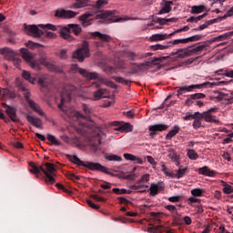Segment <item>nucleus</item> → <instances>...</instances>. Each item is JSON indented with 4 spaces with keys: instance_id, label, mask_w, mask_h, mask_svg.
Listing matches in <instances>:
<instances>
[{
    "instance_id": "58",
    "label": "nucleus",
    "mask_w": 233,
    "mask_h": 233,
    "mask_svg": "<svg viewBox=\"0 0 233 233\" xmlns=\"http://www.w3.org/2000/svg\"><path fill=\"white\" fill-rule=\"evenodd\" d=\"M38 26L40 28H47L48 30H53V32H56V30H57V27H56V25H52V24H47V25H38Z\"/></svg>"
},
{
    "instance_id": "37",
    "label": "nucleus",
    "mask_w": 233,
    "mask_h": 233,
    "mask_svg": "<svg viewBox=\"0 0 233 233\" xmlns=\"http://www.w3.org/2000/svg\"><path fill=\"white\" fill-rule=\"evenodd\" d=\"M172 5H174V2L172 1H166L164 4V6L159 11V14H168L172 10Z\"/></svg>"
},
{
    "instance_id": "47",
    "label": "nucleus",
    "mask_w": 233,
    "mask_h": 233,
    "mask_svg": "<svg viewBox=\"0 0 233 233\" xmlns=\"http://www.w3.org/2000/svg\"><path fill=\"white\" fill-rule=\"evenodd\" d=\"M105 159L107 161H123V157L117 155H106Z\"/></svg>"
},
{
    "instance_id": "15",
    "label": "nucleus",
    "mask_w": 233,
    "mask_h": 233,
    "mask_svg": "<svg viewBox=\"0 0 233 233\" xmlns=\"http://www.w3.org/2000/svg\"><path fill=\"white\" fill-rule=\"evenodd\" d=\"M161 190H165V183L159 181L157 184H151L149 187L150 196H157Z\"/></svg>"
},
{
    "instance_id": "29",
    "label": "nucleus",
    "mask_w": 233,
    "mask_h": 233,
    "mask_svg": "<svg viewBox=\"0 0 233 233\" xmlns=\"http://www.w3.org/2000/svg\"><path fill=\"white\" fill-rule=\"evenodd\" d=\"M86 6H90V1L88 0H76L70 6V8H86Z\"/></svg>"
},
{
    "instance_id": "9",
    "label": "nucleus",
    "mask_w": 233,
    "mask_h": 233,
    "mask_svg": "<svg viewBox=\"0 0 233 233\" xmlns=\"http://www.w3.org/2000/svg\"><path fill=\"white\" fill-rule=\"evenodd\" d=\"M161 170L165 176H169L170 177H176L177 179H181V177H185L187 174H188V167L179 168L176 173H169L167 171V167L165 165H162Z\"/></svg>"
},
{
    "instance_id": "57",
    "label": "nucleus",
    "mask_w": 233,
    "mask_h": 233,
    "mask_svg": "<svg viewBox=\"0 0 233 233\" xmlns=\"http://www.w3.org/2000/svg\"><path fill=\"white\" fill-rule=\"evenodd\" d=\"M26 46H27V48H39V47L43 46V45H41L39 43H35V42H32V41H28L26 43Z\"/></svg>"
},
{
    "instance_id": "10",
    "label": "nucleus",
    "mask_w": 233,
    "mask_h": 233,
    "mask_svg": "<svg viewBox=\"0 0 233 233\" xmlns=\"http://www.w3.org/2000/svg\"><path fill=\"white\" fill-rule=\"evenodd\" d=\"M24 97L26 103L29 105L30 108H32V110L36 112V114H38L39 116H45V112H43L41 107H39V106H37V104L34 100L30 99V92L24 93Z\"/></svg>"
},
{
    "instance_id": "21",
    "label": "nucleus",
    "mask_w": 233,
    "mask_h": 233,
    "mask_svg": "<svg viewBox=\"0 0 233 233\" xmlns=\"http://www.w3.org/2000/svg\"><path fill=\"white\" fill-rule=\"evenodd\" d=\"M101 136H104L105 137V134H103V132L99 131L98 133L96 134V137L97 138V144L95 142H90L89 143V147L91 148V150H93V152H97L99 150V146L101 145V140L103 139V137Z\"/></svg>"
},
{
    "instance_id": "17",
    "label": "nucleus",
    "mask_w": 233,
    "mask_h": 233,
    "mask_svg": "<svg viewBox=\"0 0 233 233\" xmlns=\"http://www.w3.org/2000/svg\"><path fill=\"white\" fill-rule=\"evenodd\" d=\"M40 63L46 66V68H48V70H50L51 72H57L58 74H63L62 69L59 68L57 66L51 64L50 62H47L46 56L40 58Z\"/></svg>"
},
{
    "instance_id": "19",
    "label": "nucleus",
    "mask_w": 233,
    "mask_h": 233,
    "mask_svg": "<svg viewBox=\"0 0 233 233\" xmlns=\"http://www.w3.org/2000/svg\"><path fill=\"white\" fill-rule=\"evenodd\" d=\"M91 37H93L94 39L97 37L102 43H110V41H112V36L106 34H102L99 31L91 33Z\"/></svg>"
},
{
    "instance_id": "4",
    "label": "nucleus",
    "mask_w": 233,
    "mask_h": 233,
    "mask_svg": "<svg viewBox=\"0 0 233 233\" xmlns=\"http://www.w3.org/2000/svg\"><path fill=\"white\" fill-rule=\"evenodd\" d=\"M86 57H90V45L85 40L80 48L73 53L72 58L77 59L80 63L85 61Z\"/></svg>"
},
{
    "instance_id": "2",
    "label": "nucleus",
    "mask_w": 233,
    "mask_h": 233,
    "mask_svg": "<svg viewBox=\"0 0 233 233\" xmlns=\"http://www.w3.org/2000/svg\"><path fill=\"white\" fill-rule=\"evenodd\" d=\"M29 167V171L31 174H35L36 177H39V175L43 172L46 176V183L47 185H54V183H56V177H57L56 173V165L52 163H46L44 166H37L34 162H31Z\"/></svg>"
},
{
    "instance_id": "50",
    "label": "nucleus",
    "mask_w": 233,
    "mask_h": 233,
    "mask_svg": "<svg viewBox=\"0 0 233 233\" xmlns=\"http://www.w3.org/2000/svg\"><path fill=\"white\" fill-rule=\"evenodd\" d=\"M59 59H62L63 61H66L68 59V51L66 49L60 50L58 54Z\"/></svg>"
},
{
    "instance_id": "62",
    "label": "nucleus",
    "mask_w": 233,
    "mask_h": 233,
    "mask_svg": "<svg viewBox=\"0 0 233 233\" xmlns=\"http://www.w3.org/2000/svg\"><path fill=\"white\" fill-rule=\"evenodd\" d=\"M107 3L108 2H106V0H98L95 5V8H103V6H105V5H107Z\"/></svg>"
},
{
    "instance_id": "42",
    "label": "nucleus",
    "mask_w": 233,
    "mask_h": 233,
    "mask_svg": "<svg viewBox=\"0 0 233 233\" xmlns=\"http://www.w3.org/2000/svg\"><path fill=\"white\" fill-rule=\"evenodd\" d=\"M47 140L51 143V145H55V147H61V142L56 138L55 136L51 134L46 135Z\"/></svg>"
},
{
    "instance_id": "14",
    "label": "nucleus",
    "mask_w": 233,
    "mask_h": 233,
    "mask_svg": "<svg viewBox=\"0 0 233 233\" xmlns=\"http://www.w3.org/2000/svg\"><path fill=\"white\" fill-rule=\"evenodd\" d=\"M165 130H168V125L165 124H156L153 126H149V132L151 137H154L157 132H163Z\"/></svg>"
},
{
    "instance_id": "23",
    "label": "nucleus",
    "mask_w": 233,
    "mask_h": 233,
    "mask_svg": "<svg viewBox=\"0 0 233 233\" xmlns=\"http://www.w3.org/2000/svg\"><path fill=\"white\" fill-rule=\"evenodd\" d=\"M26 120L28 121V123L33 125V127H35V128H43V121L41 120V118L27 115Z\"/></svg>"
},
{
    "instance_id": "51",
    "label": "nucleus",
    "mask_w": 233,
    "mask_h": 233,
    "mask_svg": "<svg viewBox=\"0 0 233 233\" xmlns=\"http://www.w3.org/2000/svg\"><path fill=\"white\" fill-rule=\"evenodd\" d=\"M202 37H203V35H195L193 36L187 37V43H194L196 41H201Z\"/></svg>"
},
{
    "instance_id": "52",
    "label": "nucleus",
    "mask_w": 233,
    "mask_h": 233,
    "mask_svg": "<svg viewBox=\"0 0 233 233\" xmlns=\"http://www.w3.org/2000/svg\"><path fill=\"white\" fill-rule=\"evenodd\" d=\"M223 192L224 194H232L233 192V187L232 186L227 184V182H223Z\"/></svg>"
},
{
    "instance_id": "60",
    "label": "nucleus",
    "mask_w": 233,
    "mask_h": 233,
    "mask_svg": "<svg viewBox=\"0 0 233 233\" xmlns=\"http://www.w3.org/2000/svg\"><path fill=\"white\" fill-rule=\"evenodd\" d=\"M10 61L13 63V65H14L15 67L19 68V66H20V65H21V57H19V56H16L15 57H14L13 59H11Z\"/></svg>"
},
{
    "instance_id": "28",
    "label": "nucleus",
    "mask_w": 233,
    "mask_h": 233,
    "mask_svg": "<svg viewBox=\"0 0 233 233\" xmlns=\"http://www.w3.org/2000/svg\"><path fill=\"white\" fill-rule=\"evenodd\" d=\"M0 54H2V56H5V57L8 59V61H11V59H13L14 57H15L17 56V54H15L14 50H12L8 47L1 48Z\"/></svg>"
},
{
    "instance_id": "7",
    "label": "nucleus",
    "mask_w": 233,
    "mask_h": 233,
    "mask_svg": "<svg viewBox=\"0 0 233 233\" xmlns=\"http://www.w3.org/2000/svg\"><path fill=\"white\" fill-rule=\"evenodd\" d=\"M69 72L71 74H80V76L86 77V79H91V77H96V72H88V70L79 67L77 64H72Z\"/></svg>"
},
{
    "instance_id": "20",
    "label": "nucleus",
    "mask_w": 233,
    "mask_h": 233,
    "mask_svg": "<svg viewBox=\"0 0 233 233\" xmlns=\"http://www.w3.org/2000/svg\"><path fill=\"white\" fill-rule=\"evenodd\" d=\"M4 106L6 107V114L7 116L10 117L11 121H13V123H19V118H17V114L15 113V108L4 104Z\"/></svg>"
},
{
    "instance_id": "44",
    "label": "nucleus",
    "mask_w": 233,
    "mask_h": 233,
    "mask_svg": "<svg viewBox=\"0 0 233 233\" xmlns=\"http://www.w3.org/2000/svg\"><path fill=\"white\" fill-rule=\"evenodd\" d=\"M206 47H207V45L198 46L197 47H195L193 49H189V54H190V56H194V54L203 52V50H205Z\"/></svg>"
},
{
    "instance_id": "53",
    "label": "nucleus",
    "mask_w": 233,
    "mask_h": 233,
    "mask_svg": "<svg viewBox=\"0 0 233 233\" xmlns=\"http://www.w3.org/2000/svg\"><path fill=\"white\" fill-rule=\"evenodd\" d=\"M16 86L19 88V90H21L22 92H24V94H25V92H28V89H26V87H25V85H23V80L21 79H16Z\"/></svg>"
},
{
    "instance_id": "61",
    "label": "nucleus",
    "mask_w": 233,
    "mask_h": 233,
    "mask_svg": "<svg viewBox=\"0 0 233 233\" xmlns=\"http://www.w3.org/2000/svg\"><path fill=\"white\" fill-rule=\"evenodd\" d=\"M113 79L116 81V83H124V85H129L130 81L126 80L125 78L121 76H114Z\"/></svg>"
},
{
    "instance_id": "35",
    "label": "nucleus",
    "mask_w": 233,
    "mask_h": 233,
    "mask_svg": "<svg viewBox=\"0 0 233 233\" xmlns=\"http://www.w3.org/2000/svg\"><path fill=\"white\" fill-rule=\"evenodd\" d=\"M205 97H207V95H205L203 93L193 94V95L189 96V97L186 100V103H187V105H190V103H192V101H194L196 99H205Z\"/></svg>"
},
{
    "instance_id": "34",
    "label": "nucleus",
    "mask_w": 233,
    "mask_h": 233,
    "mask_svg": "<svg viewBox=\"0 0 233 233\" xmlns=\"http://www.w3.org/2000/svg\"><path fill=\"white\" fill-rule=\"evenodd\" d=\"M124 157H125V159H127V161H134L135 163H137L138 165H143V159L140 157H137V156H134L132 154L125 153Z\"/></svg>"
},
{
    "instance_id": "33",
    "label": "nucleus",
    "mask_w": 233,
    "mask_h": 233,
    "mask_svg": "<svg viewBox=\"0 0 233 233\" xmlns=\"http://www.w3.org/2000/svg\"><path fill=\"white\" fill-rule=\"evenodd\" d=\"M165 39H170V35L168 34H155L150 36L149 41H165Z\"/></svg>"
},
{
    "instance_id": "64",
    "label": "nucleus",
    "mask_w": 233,
    "mask_h": 233,
    "mask_svg": "<svg viewBox=\"0 0 233 233\" xmlns=\"http://www.w3.org/2000/svg\"><path fill=\"white\" fill-rule=\"evenodd\" d=\"M222 76H225L226 77H231L233 79V69H226Z\"/></svg>"
},
{
    "instance_id": "12",
    "label": "nucleus",
    "mask_w": 233,
    "mask_h": 233,
    "mask_svg": "<svg viewBox=\"0 0 233 233\" xmlns=\"http://www.w3.org/2000/svg\"><path fill=\"white\" fill-rule=\"evenodd\" d=\"M76 15H77V13L72 10L57 9L55 13V17H59L60 19H72Z\"/></svg>"
},
{
    "instance_id": "36",
    "label": "nucleus",
    "mask_w": 233,
    "mask_h": 233,
    "mask_svg": "<svg viewBox=\"0 0 233 233\" xmlns=\"http://www.w3.org/2000/svg\"><path fill=\"white\" fill-rule=\"evenodd\" d=\"M147 188H148V185H132L130 186L131 192L137 191L143 194L147 192Z\"/></svg>"
},
{
    "instance_id": "55",
    "label": "nucleus",
    "mask_w": 233,
    "mask_h": 233,
    "mask_svg": "<svg viewBox=\"0 0 233 233\" xmlns=\"http://www.w3.org/2000/svg\"><path fill=\"white\" fill-rule=\"evenodd\" d=\"M228 81H219V82H209V88H213V86H221V85H228Z\"/></svg>"
},
{
    "instance_id": "24",
    "label": "nucleus",
    "mask_w": 233,
    "mask_h": 233,
    "mask_svg": "<svg viewBox=\"0 0 233 233\" xmlns=\"http://www.w3.org/2000/svg\"><path fill=\"white\" fill-rule=\"evenodd\" d=\"M115 127H118V130L121 132H132L134 130V126H132L130 123H124L121 124L119 122H113Z\"/></svg>"
},
{
    "instance_id": "1",
    "label": "nucleus",
    "mask_w": 233,
    "mask_h": 233,
    "mask_svg": "<svg viewBox=\"0 0 233 233\" xmlns=\"http://www.w3.org/2000/svg\"><path fill=\"white\" fill-rule=\"evenodd\" d=\"M77 88L76 86H69L65 88V91L61 94V102L58 105L59 110L65 112L66 116H69L71 119H85L86 121H92V109L86 104L82 105V110L85 115L81 114L79 111L68 110L65 108V103H70L72 101V92H76Z\"/></svg>"
},
{
    "instance_id": "48",
    "label": "nucleus",
    "mask_w": 233,
    "mask_h": 233,
    "mask_svg": "<svg viewBox=\"0 0 233 233\" xmlns=\"http://www.w3.org/2000/svg\"><path fill=\"white\" fill-rule=\"evenodd\" d=\"M167 59H168V56H159V57L153 58L152 63L154 65H161V63H165Z\"/></svg>"
},
{
    "instance_id": "8",
    "label": "nucleus",
    "mask_w": 233,
    "mask_h": 233,
    "mask_svg": "<svg viewBox=\"0 0 233 233\" xmlns=\"http://www.w3.org/2000/svg\"><path fill=\"white\" fill-rule=\"evenodd\" d=\"M24 28L27 35H32V37H41L43 35V30L39 29V25L24 24Z\"/></svg>"
},
{
    "instance_id": "27",
    "label": "nucleus",
    "mask_w": 233,
    "mask_h": 233,
    "mask_svg": "<svg viewBox=\"0 0 233 233\" xmlns=\"http://www.w3.org/2000/svg\"><path fill=\"white\" fill-rule=\"evenodd\" d=\"M171 56H177V59H185V57H190L189 49H178L177 52L171 53Z\"/></svg>"
},
{
    "instance_id": "46",
    "label": "nucleus",
    "mask_w": 233,
    "mask_h": 233,
    "mask_svg": "<svg viewBox=\"0 0 233 233\" xmlns=\"http://www.w3.org/2000/svg\"><path fill=\"white\" fill-rule=\"evenodd\" d=\"M187 157H189L192 161H196L199 157V155L194 149L187 150Z\"/></svg>"
},
{
    "instance_id": "18",
    "label": "nucleus",
    "mask_w": 233,
    "mask_h": 233,
    "mask_svg": "<svg viewBox=\"0 0 233 233\" xmlns=\"http://www.w3.org/2000/svg\"><path fill=\"white\" fill-rule=\"evenodd\" d=\"M113 15L114 13L112 11H106L96 15V19H106L105 23H107V24L116 23V20L112 18Z\"/></svg>"
},
{
    "instance_id": "26",
    "label": "nucleus",
    "mask_w": 233,
    "mask_h": 233,
    "mask_svg": "<svg viewBox=\"0 0 233 233\" xmlns=\"http://www.w3.org/2000/svg\"><path fill=\"white\" fill-rule=\"evenodd\" d=\"M72 32L70 31V28L68 27H62L60 29V35L63 39L66 41H74V36H72Z\"/></svg>"
},
{
    "instance_id": "41",
    "label": "nucleus",
    "mask_w": 233,
    "mask_h": 233,
    "mask_svg": "<svg viewBox=\"0 0 233 233\" xmlns=\"http://www.w3.org/2000/svg\"><path fill=\"white\" fill-rule=\"evenodd\" d=\"M22 77L25 79V81L31 83L32 85L35 83V77L32 76V75L28 71H23Z\"/></svg>"
},
{
    "instance_id": "11",
    "label": "nucleus",
    "mask_w": 233,
    "mask_h": 233,
    "mask_svg": "<svg viewBox=\"0 0 233 233\" xmlns=\"http://www.w3.org/2000/svg\"><path fill=\"white\" fill-rule=\"evenodd\" d=\"M96 76L95 77H91L90 80L98 81L99 85H105L106 86H109V88H117V86L111 80L105 78L103 75H99L96 73Z\"/></svg>"
},
{
    "instance_id": "13",
    "label": "nucleus",
    "mask_w": 233,
    "mask_h": 233,
    "mask_svg": "<svg viewBox=\"0 0 233 233\" xmlns=\"http://www.w3.org/2000/svg\"><path fill=\"white\" fill-rule=\"evenodd\" d=\"M218 112V107H212L208 111L203 112L204 121L206 123H218L216 116L212 115V113Z\"/></svg>"
},
{
    "instance_id": "40",
    "label": "nucleus",
    "mask_w": 233,
    "mask_h": 233,
    "mask_svg": "<svg viewBox=\"0 0 233 233\" xmlns=\"http://www.w3.org/2000/svg\"><path fill=\"white\" fill-rule=\"evenodd\" d=\"M70 32H73V34H75V35H79L81 32H83V30L81 29V26H79V25H76V24H70L68 25Z\"/></svg>"
},
{
    "instance_id": "30",
    "label": "nucleus",
    "mask_w": 233,
    "mask_h": 233,
    "mask_svg": "<svg viewBox=\"0 0 233 233\" xmlns=\"http://www.w3.org/2000/svg\"><path fill=\"white\" fill-rule=\"evenodd\" d=\"M177 21V18L172 17V18H160L157 17L153 19V23H158V25H168L169 23H176Z\"/></svg>"
},
{
    "instance_id": "59",
    "label": "nucleus",
    "mask_w": 233,
    "mask_h": 233,
    "mask_svg": "<svg viewBox=\"0 0 233 233\" xmlns=\"http://www.w3.org/2000/svg\"><path fill=\"white\" fill-rule=\"evenodd\" d=\"M150 181V175L149 174H144L141 176L140 179L137 183H148Z\"/></svg>"
},
{
    "instance_id": "31",
    "label": "nucleus",
    "mask_w": 233,
    "mask_h": 233,
    "mask_svg": "<svg viewBox=\"0 0 233 233\" xmlns=\"http://www.w3.org/2000/svg\"><path fill=\"white\" fill-rule=\"evenodd\" d=\"M180 130H181V127H179V126H174L173 128L166 136L167 141H170L172 137H175V136H177Z\"/></svg>"
},
{
    "instance_id": "16",
    "label": "nucleus",
    "mask_w": 233,
    "mask_h": 233,
    "mask_svg": "<svg viewBox=\"0 0 233 233\" xmlns=\"http://www.w3.org/2000/svg\"><path fill=\"white\" fill-rule=\"evenodd\" d=\"M93 85H95L96 88H98L96 91L93 93L95 101H99V99L105 97V94H106V89L101 88V84L97 82H94Z\"/></svg>"
},
{
    "instance_id": "6",
    "label": "nucleus",
    "mask_w": 233,
    "mask_h": 233,
    "mask_svg": "<svg viewBox=\"0 0 233 233\" xmlns=\"http://www.w3.org/2000/svg\"><path fill=\"white\" fill-rule=\"evenodd\" d=\"M203 88H210V82H204L202 84H196L191 86H185L177 89V96H181L186 92H192L193 90H201Z\"/></svg>"
},
{
    "instance_id": "38",
    "label": "nucleus",
    "mask_w": 233,
    "mask_h": 233,
    "mask_svg": "<svg viewBox=\"0 0 233 233\" xmlns=\"http://www.w3.org/2000/svg\"><path fill=\"white\" fill-rule=\"evenodd\" d=\"M151 50L157 51V50H168L170 48V46L168 45V42H166L165 44H157L150 46Z\"/></svg>"
},
{
    "instance_id": "3",
    "label": "nucleus",
    "mask_w": 233,
    "mask_h": 233,
    "mask_svg": "<svg viewBox=\"0 0 233 233\" xmlns=\"http://www.w3.org/2000/svg\"><path fill=\"white\" fill-rule=\"evenodd\" d=\"M66 157H67L71 163L77 165V167H85V168H88L89 170L103 172V174H107V176H114V173L108 171V167L101 165L100 163L90 161L84 162L83 160H80L79 157H77L76 155H66Z\"/></svg>"
},
{
    "instance_id": "32",
    "label": "nucleus",
    "mask_w": 233,
    "mask_h": 233,
    "mask_svg": "<svg viewBox=\"0 0 233 233\" xmlns=\"http://www.w3.org/2000/svg\"><path fill=\"white\" fill-rule=\"evenodd\" d=\"M143 66H145V64L137 65L136 63H131L129 65V68L131 71L127 72V74H137L138 72H141V68H143Z\"/></svg>"
},
{
    "instance_id": "22",
    "label": "nucleus",
    "mask_w": 233,
    "mask_h": 233,
    "mask_svg": "<svg viewBox=\"0 0 233 233\" xmlns=\"http://www.w3.org/2000/svg\"><path fill=\"white\" fill-rule=\"evenodd\" d=\"M200 176H207L208 177H216L217 172L215 170L210 169L208 166H204L203 167H199L198 170Z\"/></svg>"
},
{
    "instance_id": "39",
    "label": "nucleus",
    "mask_w": 233,
    "mask_h": 233,
    "mask_svg": "<svg viewBox=\"0 0 233 233\" xmlns=\"http://www.w3.org/2000/svg\"><path fill=\"white\" fill-rule=\"evenodd\" d=\"M38 84L40 86L41 92H46L48 90V80L46 78H39Z\"/></svg>"
},
{
    "instance_id": "56",
    "label": "nucleus",
    "mask_w": 233,
    "mask_h": 233,
    "mask_svg": "<svg viewBox=\"0 0 233 233\" xmlns=\"http://www.w3.org/2000/svg\"><path fill=\"white\" fill-rule=\"evenodd\" d=\"M191 194L195 198H200V196H203V190L201 188H195L191 190Z\"/></svg>"
},
{
    "instance_id": "54",
    "label": "nucleus",
    "mask_w": 233,
    "mask_h": 233,
    "mask_svg": "<svg viewBox=\"0 0 233 233\" xmlns=\"http://www.w3.org/2000/svg\"><path fill=\"white\" fill-rule=\"evenodd\" d=\"M232 35H233V31L228 32L224 35H221L218 36L217 40L218 41H225V39H228V37H232Z\"/></svg>"
},
{
    "instance_id": "63",
    "label": "nucleus",
    "mask_w": 233,
    "mask_h": 233,
    "mask_svg": "<svg viewBox=\"0 0 233 233\" xmlns=\"http://www.w3.org/2000/svg\"><path fill=\"white\" fill-rule=\"evenodd\" d=\"M193 119H198V121H203V113L195 112V114H193Z\"/></svg>"
},
{
    "instance_id": "5",
    "label": "nucleus",
    "mask_w": 233,
    "mask_h": 233,
    "mask_svg": "<svg viewBox=\"0 0 233 233\" xmlns=\"http://www.w3.org/2000/svg\"><path fill=\"white\" fill-rule=\"evenodd\" d=\"M20 54L22 55L24 61L29 63L31 68H33L34 70H39V62L34 60V54H32V52H30L26 48H21Z\"/></svg>"
},
{
    "instance_id": "49",
    "label": "nucleus",
    "mask_w": 233,
    "mask_h": 233,
    "mask_svg": "<svg viewBox=\"0 0 233 233\" xmlns=\"http://www.w3.org/2000/svg\"><path fill=\"white\" fill-rule=\"evenodd\" d=\"M113 192H114V194H117V195H121V194H132V189H130V190L127 191V190L125 189V188L120 189V188L115 187V188H113Z\"/></svg>"
},
{
    "instance_id": "25",
    "label": "nucleus",
    "mask_w": 233,
    "mask_h": 233,
    "mask_svg": "<svg viewBox=\"0 0 233 233\" xmlns=\"http://www.w3.org/2000/svg\"><path fill=\"white\" fill-rule=\"evenodd\" d=\"M92 15H94L93 13H85L79 16L80 21H82V26L86 28L92 25V19H88V17H92Z\"/></svg>"
},
{
    "instance_id": "43",
    "label": "nucleus",
    "mask_w": 233,
    "mask_h": 233,
    "mask_svg": "<svg viewBox=\"0 0 233 233\" xmlns=\"http://www.w3.org/2000/svg\"><path fill=\"white\" fill-rule=\"evenodd\" d=\"M187 38L167 41V45L169 46V48H172V46H174V45L187 44Z\"/></svg>"
},
{
    "instance_id": "45",
    "label": "nucleus",
    "mask_w": 233,
    "mask_h": 233,
    "mask_svg": "<svg viewBox=\"0 0 233 233\" xmlns=\"http://www.w3.org/2000/svg\"><path fill=\"white\" fill-rule=\"evenodd\" d=\"M205 10V5H193L190 14H202Z\"/></svg>"
}]
</instances>
